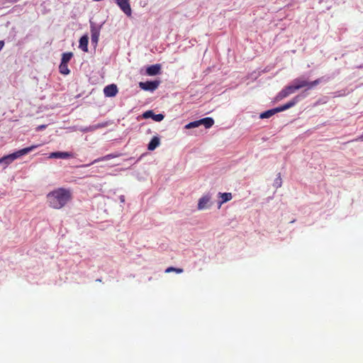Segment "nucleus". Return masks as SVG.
<instances>
[{"instance_id":"f257e3e1","label":"nucleus","mask_w":363,"mask_h":363,"mask_svg":"<svg viewBox=\"0 0 363 363\" xmlns=\"http://www.w3.org/2000/svg\"><path fill=\"white\" fill-rule=\"evenodd\" d=\"M71 198L70 190L64 188L55 189L47 195L49 206L55 209H60L64 207Z\"/></svg>"},{"instance_id":"f03ea898","label":"nucleus","mask_w":363,"mask_h":363,"mask_svg":"<svg viewBox=\"0 0 363 363\" xmlns=\"http://www.w3.org/2000/svg\"><path fill=\"white\" fill-rule=\"evenodd\" d=\"M301 99V96L299 95L296 96L294 97L291 101L287 102L286 104L266 111L259 115V118L262 119L264 118H269L272 117L273 115H274L277 113L286 111L293 106H294Z\"/></svg>"},{"instance_id":"7ed1b4c3","label":"nucleus","mask_w":363,"mask_h":363,"mask_svg":"<svg viewBox=\"0 0 363 363\" xmlns=\"http://www.w3.org/2000/svg\"><path fill=\"white\" fill-rule=\"evenodd\" d=\"M40 146V145H33L30 147L19 150L12 154L4 156L0 158V164H4L5 166H7L17 158L30 152Z\"/></svg>"},{"instance_id":"20e7f679","label":"nucleus","mask_w":363,"mask_h":363,"mask_svg":"<svg viewBox=\"0 0 363 363\" xmlns=\"http://www.w3.org/2000/svg\"><path fill=\"white\" fill-rule=\"evenodd\" d=\"M323 78H319L313 82H308L303 77H298L292 81L295 85V88L298 89L307 87L308 89H312L322 82Z\"/></svg>"},{"instance_id":"39448f33","label":"nucleus","mask_w":363,"mask_h":363,"mask_svg":"<svg viewBox=\"0 0 363 363\" xmlns=\"http://www.w3.org/2000/svg\"><path fill=\"white\" fill-rule=\"evenodd\" d=\"M211 199V196L209 194L203 195L201 198L199 199L198 202V209L199 210H204L211 206L210 202Z\"/></svg>"},{"instance_id":"423d86ee","label":"nucleus","mask_w":363,"mask_h":363,"mask_svg":"<svg viewBox=\"0 0 363 363\" xmlns=\"http://www.w3.org/2000/svg\"><path fill=\"white\" fill-rule=\"evenodd\" d=\"M160 82L158 81H147L145 82H140L139 86L145 91H155L159 86Z\"/></svg>"},{"instance_id":"0eeeda50","label":"nucleus","mask_w":363,"mask_h":363,"mask_svg":"<svg viewBox=\"0 0 363 363\" xmlns=\"http://www.w3.org/2000/svg\"><path fill=\"white\" fill-rule=\"evenodd\" d=\"M91 24V43L96 45L99 41L100 34V27L96 26L94 23L90 22Z\"/></svg>"},{"instance_id":"6e6552de","label":"nucleus","mask_w":363,"mask_h":363,"mask_svg":"<svg viewBox=\"0 0 363 363\" xmlns=\"http://www.w3.org/2000/svg\"><path fill=\"white\" fill-rule=\"evenodd\" d=\"M116 4L128 16H131L132 11L129 0H116Z\"/></svg>"},{"instance_id":"1a4fd4ad","label":"nucleus","mask_w":363,"mask_h":363,"mask_svg":"<svg viewBox=\"0 0 363 363\" xmlns=\"http://www.w3.org/2000/svg\"><path fill=\"white\" fill-rule=\"evenodd\" d=\"M104 95L107 97H113L118 93L117 86L114 84H109L104 89Z\"/></svg>"},{"instance_id":"9d476101","label":"nucleus","mask_w":363,"mask_h":363,"mask_svg":"<svg viewBox=\"0 0 363 363\" xmlns=\"http://www.w3.org/2000/svg\"><path fill=\"white\" fill-rule=\"evenodd\" d=\"M143 118H152L155 121L160 122L164 119V115L159 113V114H155L152 111H145L143 115Z\"/></svg>"},{"instance_id":"9b49d317","label":"nucleus","mask_w":363,"mask_h":363,"mask_svg":"<svg viewBox=\"0 0 363 363\" xmlns=\"http://www.w3.org/2000/svg\"><path fill=\"white\" fill-rule=\"evenodd\" d=\"M72 154L68 152H54L50 154L49 158L68 159L72 157Z\"/></svg>"},{"instance_id":"f8f14e48","label":"nucleus","mask_w":363,"mask_h":363,"mask_svg":"<svg viewBox=\"0 0 363 363\" xmlns=\"http://www.w3.org/2000/svg\"><path fill=\"white\" fill-rule=\"evenodd\" d=\"M161 70V65L160 64L152 65L149 66L146 69V73L149 76H155L160 73Z\"/></svg>"},{"instance_id":"ddd939ff","label":"nucleus","mask_w":363,"mask_h":363,"mask_svg":"<svg viewBox=\"0 0 363 363\" xmlns=\"http://www.w3.org/2000/svg\"><path fill=\"white\" fill-rule=\"evenodd\" d=\"M116 155H113V154H109V155H107L106 156H104V157H99V158H97L96 160H94L92 162H91L90 164H84V165H82V167H89L90 165L91 164H96L99 162H101V161H107V160H109L111 159H113L114 157H116Z\"/></svg>"},{"instance_id":"4468645a","label":"nucleus","mask_w":363,"mask_h":363,"mask_svg":"<svg viewBox=\"0 0 363 363\" xmlns=\"http://www.w3.org/2000/svg\"><path fill=\"white\" fill-rule=\"evenodd\" d=\"M160 145V140L159 137L154 136L149 144L147 145V149L150 151L155 150Z\"/></svg>"},{"instance_id":"2eb2a0df","label":"nucleus","mask_w":363,"mask_h":363,"mask_svg":"<svg viewBox=\"0 0 363 363\" xmlns=\"http://www.w3.org/2000/svg\"><path fill=\"white\" fill-rule=\"evenodd\" d=\"M88 41L89 38L87 35H83L79 39V48L84 52L88 51Z\"/></svg>"},{"instance_id":"dca6fc26","label":"nucleus","mask_w":363,"mask_h":363,"mask_svg":"<svg viewBox=\"0 0 363 363\" xmlns=\"http://www.w3.org/2000/svg\"><path fill=\"white\" fill-rule=\"evenodd\" d=\"M199 123H200V125H203L205 126L206 128H209L213 125L214 121L212 118L206 117V118L200 119Z\"/></svg>"},{"instance_id":"f3484780","label":"nucleus","mask_w":363,"mask_h":363,"mask_svg":"<svg viewBox=\"0 0 363 363\" xmlns=\"http://www.w3.org/2000/svg\"><path fill=\"white\" fill-rule=\"evenodd\" d=\"M218 195L221 198V201L219 202V208L223 203H225L232 199L231 193H219Z\"/></svg>"},{"instance_id":"a211bd4d","label":"nucleus","mask_w":363,"mask_h":363,"mask_svg":"<svg viewBox=\"0 0 363 363\" xmlns=\"http://www.w3.org/2000/svg\"><path fill=\"white\" fill-rule=\"evenodd\" d=\"M72 52H64L62 56L61 62L67 64L72 57Z\"/></svg>"},{"instance_id":"6ab92c4d","label":"nucleus","mask_w":363,"mask_h":363,"mask_svg":"<svg viewBox=\"0 0 363 363\" xmlns=\"http://www.w3.org/2000/svg\"><path fill=\"white\" fill-rule=\"evenodd\" d=\"M289 96L286 89H283L275 97V101H279Z\"/></svg>"},{"instance_id":"aec40b11","label":"nucleus","mask_w":363,"mask_h":363,"mask_svg":"<svg viewBox=\"0 0 363 363\" xmlns=\"http://www.w3.org/2000/svg\"><path fill=\"white\" fill-rule=\"evenodd\" d=\"M60 72L62 74H68L69 73V69H68L67 64L65 63H60Z\"/></svg>"},{"instance_id":"412c9836","label":"nucleus","mask_w":363,"mask_h":363,"mask_svg":"<svg viewBox=\"0 0 363 363\" xmlns=\"http://www.w3.org/2000/svg\"><path fill=\"white\" fill-rule=\"evenodd\" d=\"M199 125H200V123H199V121H195L189 123L188 124H186L185 125V128L191 129V128H194L199 127Z\"/></svg>"},{"instance_id":"4be33fe9","label":"nucleus","mask_w":363,"mask_h":363,"mask_svg":"<svg viewBox=\"0 0 363 363\" xmlns=\"http://www.w3.org/2000/svg\"><path fill=\"white\" fill-rule=\"evenodd\" d=\"M107 124L108 123L106 122H105V123H97L96 125H90V126L91 128V130L93 132V131H95L97 129L102 128H104V127L107 126Z\"/></svg>"},{"instance_id":"5701e85b","label":"nucleus","mask_w":363,"mask_h":363,"mask_svg":"<svg viewBox=\"0 0 363 363\" xmlns=\"http://www.w3.org/2000/svg\"><path fill=\"white\" fill-rule=\"evenodd\" d=\"M295 87L296 86H295L293 82H291V84L286 86L285 89L287 91L288 94L290 95L291 94H294L297 90V89Z\"/></svg>"},{"instance_id":"b1692460","label":"nucleus","mask_w":363,"mask_h":363,"mask_svg":"<svg viewBox=\"0 0 363 363\" xmlns=\"http://www.w3.org/2000/svg\"><path fill=\"white\" fill-rule=\"evenodd\" d=\"M175 272L178 274H180L182 272H183V269H181V268H175V267H169L168 268H167L165 269V272L166 273H169V272Z\"/></svg>"},{"instance_id":"393cba45","label":"nucleus","mask_w":363,"mask_h":363,"mask_svg":"<svg viewBox=\"0 0 363 363\" xmlns=\"http://www.w3.org/2000/svg\"><path fill=\"white\" fill-rule=\"evenodd\" d=\"M274 186L277 189L281 186V179L280 177V174H279V176L276 179L274 180Z\"/></svg>"},{"instance_id":"a878e982","label":"nucleus","mask_w":363,"mask_h":363,"mask_svg":"<svg viewBox=\"0 0 363 363\" xmlns=\"http://www.w3.org/2000/svg\"><path fill=\"white\" fill-rule=\"evenodd\" d=\"M79 130H80V131L84 132V133L92 132L91 128L90 125L87 126V127L81 128Z\"/></svg>"},{"instance_id":"bb28decb","label":"nucleus","mask_w":363,"mask_h":363,"mask_svg":"<svg viewBox=\"0 0 363 363\" xmlns=\"http://www.w3.org/2000/svg\"><path fill=\"white\" fill-rule=\"evenodd\" d=\"M46 125H40L36 128L37 130H42L46 128Z\"/></svg>"},{"instance_id":"cd10ccee","label":"nucleus","mask_w":363,"mask_h":363,"mask_svg":"<svg viewBox=\"0 0 363 363\" xmlns=\"http://www.w3.org/2000/svg\"><path fill=\"white\" fill-rule=\"evenodd\" d=\"M4 45V42L3 40H0V51L2 50Z\"/></svg>"},{"instance_id":"c85d7f7f","label":"nucleus","mask_w":363,"mask_h":363,"mask_svg":"<svg viewBox=\"0 0 363 363\" xmlns=\"http://www.w3.org/2000/svg\"><path fill=\"white\" fill-rule=\"evenodd\" d=\"M120 201H121V203L125 202V196H123V195H121V196H120Z\"/></svg>"},{"instance_id":"c756f323","label":"nucleus","mask_w":363,"mask_h":363,"mask_svg":"<svg viewBox=\"0 0 363 363\" xmlns=\"http://www.w3.org/2000/svg\"><path fill=\"white\" fill-rule=\"evenodd\" d=\"M357 140H361V141H363V134H362L361 136H359V137L357 139Z\"/></svg>"},{"instance_id":"7c9ffc66","label":"nucleus","mask_w":363,"mask_h":363,"mask_svg":"<svg viewBox=\"0 0 363 363\" xmlns=\"http://www.w3.org/2000/svg\"><path fill=\"white\" fill-rule=\"evenodd\" d=\"M359 68H363V65L359 67Z\"/></svg>"}]
</instances>
